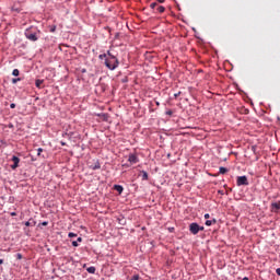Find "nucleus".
Here are the masks:
<instances>
[{
  "mask_svg": "<svg viewBox=\"0 0 280 280\" xmlns=\"http://www.w3.org/2000/svg\"><path fill=\"white\" fill-rule=\"evenodd\" d=\"M18 256H19V259H21V254H19Z\"/></svg>",
  "mask_w": 280,
  "mask_h": 280,
  "instance_id": "4c0bfd02",
  "label": "nucleus"
},
{
  "mask_svg": "<svg viewBox=\"0 0 280 280\" xmlns=\"http://www.w3.org/2000/svg\"><path fill=\"white\" fill-rule=\"evenodd\" d=\"M51 32H56V27L51 28Z\"/></svg>",
  "mask_w": 280,
  "mask_h": 280,
  "instance_id": "473e14b6",
  "label": "nucleus"
},
{
  "mask_svg": "<svg viewBox=\"0 0 280 280\" xmlns=\"http://www.w3.org/2000/svg\"><path fill=\"white\" fill-rule=\"evenodd\" d=\"M158 3H165V0H156Z\"/></svg>",
  "mask_w": 280,
  "mask_h": 280,
  "instance_id": "c85d7f7f",
  "label": "nucleus"
},
{
  "mask_svg": "<svg viewBox=\"0 0 280 280\" xmlns=\"http://www.w3.org/2000/svg\"><path fill=\"white\" fill-rule=\"evenodd\" d=\"M68 237H78V234H75V233H73V232H70V233L68 234Z\"/></svg>",
  "mask_w": 280,
  "mask_h": 280,
  "instance_id": "6ab92c4d",
  "label": "nucleus"
},
{
  "mask_svg": "<svg viewBox=\"0 0 280 280\" xmlns=\"http://www.w3.org/2000/svg\"><path fill=\"white\" fill-rule=\"evenodd\" d=\"M10 108H16V104L11 103V104H10Z\"/></svg>",
  "mask_w": 280,
  "mask_h": 280,
  "instance_id": "393cba45",
  "label": "nucleus"
},
{
  "mask_svg": "<svg viewBox=\"0 0 280 280\" xmlns=\"http://www.w3.org/2000/svg\"><path fill=\"white\" fill-rule=\"evenodd\" d=\"M47 224H49L47 221H44L43 223H42V226H47Z\"/></svg>",
  "mask_w": 280,
  "mask_h": 280,
  "instance_id": "cd10ccee",
  "label": "nucleus"
},
{
  "mask_svg": "<svg viewBox=\"0 0 280 280\" xmlns=\"http://www.w3.org/2000/svg\"><path fill=\"white\" fill-rule=\"evenodd\" d=\"M1 264H3V259H0V266H1Z\"/></svg>",
  "mask_w": 280,
  "mask_h": 280,
  "instance_id": "f704fd0d",
  "label": "nucleus"
},
{
  "mask_svg": "<svg viewBox=\"0 0 280 280\" xmlns=\"http://www.w3.org/2000/svg\"><path fill=\"white\" fill-rule=\"evenodd\" d=\"M209 218H211V217L209 215V213H206V214H205V220H209Z\"/></svg>",
  "mask_w": 280,
  "mask_h": 280,
  "instance_id": "a878e982",
  "label": "nucleus"
},
{
  "mask_svg": "<svg viewBox=\"0 0 280 280\" xmlns=\"http://www.w3.org/2000/svg\"><path fill=\"white\" fill-rule=\"evenodd\" d=\"M25 36L28 40H32V43H36V40H38V36H36V33H32V31L30 30L25 31Z\"/></svg>",
  "mask_w": 280,
  "mask_h": 280,
  "instance_id": "7ed1b4c3",
  "label": "nucleus"
},
{
  "mask_svg": "<svg viewBox=\"0 0 280 280\" xmlns=\"http://www.w3.org/2000/svg\"><path fill=\"white\" fill-rule=\"evenodd\" d=\"M102 167V164H100V161H96L94 164L90 165V170H100Z\"/></svg>",
  "mask_w": 280,
  "mask_h": 280,
  "instance_id": "0eeeda50",
  "label": "nucleus"
},
{
  "mask_svg": "<svg viewBox=\"0 0 280 280\" xmlns=\"http://www.w3.org/2000/svg\"><path fill=\"white\" fill-rule=\"evenodd\" d=\"M156 12H159L160 14H163V12H165V7L158 4Z\"/></svg>",
  "mask_w": 280,
  "mask_h": 280,
  "instance_id": "f8f14e48",
  "label": "nucleus"
},
{
  "mask_svg": "<svg viewBox=\"0 0 280 280\" xmlns=\"http://www.w3.org/2000/svg\"><path fill=\"white\" fill-rule=\"evenodd\" d=\"M11 215H16V212H12Z\"/></svg>",
  "mask_w": 280,
  "mask_h": 280,
  "instance_id": "72a5a7b5",
  "label": "nucleus"
},
{
  "mask_svg": "<svg viewBox=\"0 0 280 280\" xmlns=\"http://www.w3.org/2000/svg\"><path fill=\"white\" fill-rule=\"evenodd\" d=\"M226 172H229V168H226V167H224V166H221V167L219 168V173H220V174H226Z\"/></svg>",
  "mask_w": 280,
  "mask_h": 280,
  "instance_id": "ddd939ff",
  "label": "nucleus"
},
{
  "mask_svg": "<svg viewBox=\"0 0 280 280\" xmlns=\"http://www.w3.org/2000/svg\"><path fill=\"white\" fill-rule=\"evenodd\" d=\"M167 115H172V112H167Z\"/></svg>",
  "mask_w": 280,
  "mask_h": 280,
  "instance_id": "c9c22d12",
  "label": "nucleus"
},
{
  "mask_svg": "<svg viewBox=\"0 0 280 280\" xmlns=\"http://www.w3.org/2000/svg\"><path fill=\"white\" fill-rule=\"evenodd\" d=\"M77 242H82V237H78V238H77Z\"/></svg>",
  "mask_w": 280,
  "mask_h": 280,
  "instance_id": "7c9ffc66",
  "label": "nucleus"
},
{
  "mask_svg": "<svg viewBox=\"0 0 280 280\" xmlns=\"http://www.w3.org/2000/svg\"><path fill=\"white\" fill-rule=\"evenodd\" d=\"M242 280H248V278L245 277V278H243Z\"/></svg>",
  "mask_w": 280,
  "mask_h": 280,
  "instance_id": "e433bc0d",
  "label": "nucleus"
},
{
  "mask_svg": "<svg viewBox=\"0 0 280 280\" xmlns=\"http://www.w3.org/2000/svg\"><path fill=\"white\" fill-rule=\"evenodd\" d=\"M139 279H140L139 275H135V276L131 277L130 280H139Z\"/></svg>",
  "mask_w": 280,
  "mask_h": 280,
  "instance_id": "412c9836",
  "label": "nucleus"
},
{
  "mask_svg": "<svg viewBox=\"0 0 280 280\" xmlns=\"http://www.w3.org/2000/svg\"><path fill=\"white\" fill-rule=\"evenodd\" d=\"M72 246H74L75 248H78V246H79L78 241H73V242H72Z\"/></svg>",
  "mask_w": 280,
  "mask_h": 280,
  "instance_id": "5701e85b",
  "label": "nucleus"
},
{
  "mask_svg": "<svg viewBox=\"0 0 280 280\" xmlns=\"http://www.w3.org/2000/svg\"><path fill=\"white\" fill-rule=\"evenodd\" d=\"M158 7H159V3H156V2H152V3L150 4V9H151V10H155Z\"/></svg>",
  "mask_w": 280,
  "mask_h": 280,
  "instance_id": "2eb2a0df",
  "label": "nucleus"
},
{
  "mask_svg": "<svg viewBox=\"0 0 280 280\" xmlns=\"http://www.w3.org/2000/svg\"><path fill=\"white\" fill-rule=\"evenodd\" d=\"M107 58L105 59V67L109 69V71H115L117 67H119V59L115 57L110 51H107Z\"/></svg>",
  "mask_w": 280,
  "mask_h": 280,
  "instance_id": "f257e3e1",
  "label": "nucleus"
},
{
  "mask_svg": "<svg viewBox=\"0 0 280 280\" xmlns=\"http://www.w3.org/2000/svg\"><path fill=\"white\" fill-rule=\"evenodd\" d=\"M95 267H89L88 269H86V271L90 273V275H95Z\"/></svg>",
  "mask_w": 280,
  "mask_h": 280,
  "instance_id": "4468645a",
  "label": "nucleus"
},
{
  "mask_svg": "<svg viewBox=\"0 0 280 280\" xmlns=\"http://www.w3.org/2000/svg\"><path fill=\"white\" fill-rule=\"evenodd\" d=\"M236 185H237V187L248 186V177H246V175L238 176L236 178Z\"/></svg>",
  "mask_w": 280,
  "mask_h": 280,
  "instance_id": "f03ea898",
  "label": "nucleus"
},
{
  "mask_svg": "<svg viewBox=\"0 0 280 280\" xmlns=\"http://www.w3.org/2000/svg\"><path fill=\"white\" fill-rule=\"evenodd\" d=\"M199 231H205V226L199 225Z\"/></svg>",
  "mask_w": 280,
  "mask_h": 280,
  "instance_id": "c756f323",
  "label": "nucleus"
},
{
  "mask_svg": "<svg viewBox=\"0 0 280 280\" xmlns=\"http://www.w3.org/2000/svg\"><path fill=\"white\" fill-rule=\"evenodd\" d=\"M218 222V220L212 219V220H207L206 221V226H212V224H215Z\"/></svg>",
  "mask_w": 280,
  "mask_h": 280,
  "instance_id": "9b49d317",
  "label": "nucleus"
},
{
  "mask_svg": "<svg viewBox=\"0 0 280 280\" xmlns=\"http://www.w3.org/2000/svg\"><path fill=\"white\" fill-rule=\"evenodd\" d=\"M16 82H21V78L12 79V84H16Z\"/></svg>",
  "mask_w": 280,
  "mask_h": 280,
  "instance_id": "a211bd4d",
  "label": "nucleus"
},
{
  "mask_svg": "<svg viewBox=\"0 0 280 280\" xmlns=\"http://www.w3.org/2000/svg\"><path fill=\"white\" fill-rule=\"evenodd\" d=\"M114 189H115L116 191H118V194H122V192H124V186H121V185H115V186H114Z\"/></svg>",
  "mask_w": 280,
  "mask_h": 280,
  "instance_id": "6e6552de",
  "label": "nucleus"
},
{
  "mask_svg": "<svg viewBox=\"0 0 280 280\" xmlns=\"http://www.w3.org/2000/svg\"><path fill=\"white\" fill-rule=\"evenodd\" d=\"M143 179L148 180V173L147 172L143 173Z\"/></svg>",
  "mask_w": 280,
  "mask_h": 280,
  "instance_id": "b1692460",
  "label": "nucleus"
},
{
  "mask_svg": "<svg viewBox=\"0 0 280 280\" xmlns=\"http://www.w3.org/2000/svg\"><path fill=\"white\" fill-rule=\"evenodd\" d=\"M20 73H21V72L19 71V69H14V70L12 71V75H15V77H19Z\"/></svg>",
  "mask_w": 280,
  "mask_h": 280,
  "instance_id": "f3484780",
  "label": "nucleus"
},
{
  "mask_svg": "<svg viewBox=\"0 0 280 280\" xmlns=\"http://www.w3.org/2000/svg\"><path fill=\"white\" fill-rule=\"evenodd\" d=\"M12 161L13 165H11V170H16V167H19V163H21V159H19L16 155H13Z\"/></svg>",
  "mask_w": 280,
  "mask_h": 280,
  "instance_id": "39448f33",
  "label": "nucleus"
},
{
  "mask_svg": "<svg viewBox=\"0 0 280 280\" xmlns=\"http://www.w3.org/2000/svg\"><path fill=\"white\" fill-rule=\"evenodd\" d=\"M189 231L192 235H198L200 233V225L198 223H190Z\"/></svg>",
  "mask_w": 280,
  "mask_h": 280,
  "instance_id": "20e7f679",
  "label": "nucleus"
},
{
  "mask_svg": "<svg viewBox=\"0 0 280 280\" xmlns=\"http://www.w3.org/2000/svg\"><path fill=\"white\" fill-rule=\"evenodd\" d=\"M98 58L100 60H104V58H106V54L100 55Z\"/></svg>",
  "mask_w": 280,
  "mask_h": 280,
  "instance_id": "4be33fe9",
  "label": "nucleus"
},
{
  "mask_svg": "<svg viewBox=\"0 0 280 280\" xmlns=\"http://www.w3.org/2000/svg\"><path fill=\"white\" fill-rule=\"evenodd\" d=\"M35 225H36V222H33V224L31 221L25 222V226H35Z\"/></svg>",
  "mask_w": 280,
  "mask_h": 280,
  "instance_id": "dca6fc26",
  "label": "nucleus"
},
{
  "mask_svg": "<svg viewBox=\"0 0 280 280\" xmlns=\"http://www.w3.org/2000/svg\"><path fill=\"white\" fill-rule=\"evenodd\" d=\"M276 275H278V277H280V268L276 269Z\"/></svg>",
  "mask_w": 280,
  "mask_h": 280,
  "instance_id": "bb28decb",
  "label": "nucleus"
},
{
  "mask_svg": "<svg viewBox=\"0 0 280 280\" xmlns=\"http://www.w3.org/2000/svg\"><path fill=\"white\" fill-rule=\"evenodd\" d=\"M40 154H43V148L37 149V156H40Z\"/></svg>",
  "mask_w": 280,
  "mask_h": 280,
  "instance_id": "aec40b11",
  "label": "nucleus"
},
{
  "mask_svg": "<svg viewBox=\"0 0 280 280\" xmlns=\"http://www.w3.org/2000/svg\"><path fill=\"white\" fill-rule=\"evenodd\" d=\"M219 194H223L221 190H219Z\"/></svg>",
  "mask_w": 280,
  "mask_h": 280,
  "instance_id": "58836bf2",
  "label": "nucleus"
},
{
  "mask_svg": "<svg viewBox=\"0 0 280 280\" xmlns=\"http://www.w3.org/2000/svg\"><path fill=\"white\" fill-rule=\"evenodd\" d=\"M138 161H139V158L136 154H132V153L129 154L128 162L131 165H135Z\"/></svg>",
  "mask_w": 280,
  "mask_h": 280,
  "instance_id": "423d86ee",
  "label": "nucleus"
},
{
  "mask_svg": "<svg viewBox=\"0 0 280 280\" xmlns=\"http://www.w3.org/2000/svg\"><path fill=\"white\" fill-rule=\"evenodd\" d=\"M43 80H40V79H37L36 81H35V86L37 88V89H43Z\"/></svg>",
  "mask_w": 280,
  "mask_h": 280,
  "instance_id": "9d476101",
  "label": "nucleus"
},
{
  "mask_svg": "<svg viewBox=\"0 0 280 280\" xmlns=\"http://www.w3.org/2000/svg\"><path fill=\"white\" fill-rule=\"evenodd\" d=\"M178 95H180V92H178L177 94H175V97H178Z\"/></svg>",
  "mask_w": 280,
  "mask_h": 280,
  "instance_id": "2f4dec72",
  "label": "nucleus"
},
{
  "mask_svg": "<svg viewBox=\"0 0 280 280\" xmlns=\"http://www.w3.org/2000/svg\"><path fill=\"white\" fill-rule=\"evenodd\" d=\"M271 208L275 211H279L280 210V201L271 203Z\"/></svg>",
  "mask_w": 280,
  "mask_h": 280,
  "instance_id": "1a4fd4ad",
  "label": "nucleus"
}]
</instances>
